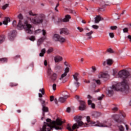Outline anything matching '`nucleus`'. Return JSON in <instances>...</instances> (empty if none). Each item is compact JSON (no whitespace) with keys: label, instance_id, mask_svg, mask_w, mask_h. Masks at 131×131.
Instances as JSON below:
<instances>
[{"label":"nucleus","instance_id":"1","mask_svg":"<svg viewBox=\"0 0 131 131\" xmlns=\"http://www.w3.org/2000/svg\"><path fill=\"white\" fill-rule=\"evenodd\" d=\"M128 76H129V72L127 71L122 70L119 72L118 77H122V78H123V81L120 83H118L116 85H113L112 88H108V95L109 96H112L114 94V91L124 92V93L127 94V93H128V90H129V87L126 78H127Z\"/></svg>","mask_w":131,"mask_h":131},{"label":"nucleus","instance_id":"2","mask_svg":"<svg viewBox=\"0 0 131 131\" xmlns=\"http://www.w3.org/2000/svg\"><path fill=\"white\" fill-rule=\"evenodd\" d=\"M17 17L18 19H19L18 24L17 25V27L18 29H22V28H24L26 33H28L29 34H32V33H33V30H32V25L28 23V21L27 20H25L24 21V25L22 24V20H23V15H22V14L20 13Z\"/></svg>","mask_w":131,"mask_h":131},{"label":"nucleus","instance_id":"3","mask_svg":"<svg viewBox=\"0 0 131 131\" xmlns=\"http://www.w3.org/2000/svg\"><path fill=\"white\" fill-rule=\"evenodd\" d=\"M30 16H34V17H28V19L30 21L31 23L34 24L35 25H38V24H41L45 19H46V15L43 14H36L32 11L29 12Z\"/></svg>","mask_w":131,"mask_h":131},{"label":"nucleus","instance_id":"4","mask_svg":"<svg viewBox=\"0 0 131 131\" xmlns=\"http://www.w3.org/2000/svg\"><path fill=\"white\" fill-rule=\"evenodd\" d=\"M74 119L77 123L73 124V125L72 126V129L71 128V126H70V124H68L67 129H68V130L73 131L76 128H79V127L80 126H85L84 124L82 122V121H81V119H82V116H77L75 117Z\"/></svg>","mask_w":131,"mask_h":131},{"label":"nucleus","instance_id":"5","mask_svg":"<svg viewBox=\"0 0 131 131\" xmlns=\"http://www.w3.org/2000/svg\"><path fill=\"white\" fill-rule=\"evenodd\" d=\"M121 116H123V117H125V113L122 112L120 114V116L118 115H115V121L118 123L117 124V126L119 130L124 131V127H123V126H122V125H120L122 123H123V120H120Z\"/></svg>","mask_w":131,"mask_h":131},{"label":"nucleus","instance_id":"6","mask_svg":"<svg viewBox=\"0 0 131 131\" xmlns=\"http://www.w3.org/2000/svg\"><path fill=\"white\" fill-rule=\"evenodd\" d=\"M112 124L110 122H108L104 121L103 123H100L99 121H97V124H96L95 122H91L89 124V126H99L100 127H110Z\"/></svg>","mask_w":131,"mask_h":131},{"label":"nucleus","instance_id":"7","mask_svg":"<svg viewBox=\"0 0 131 131\" xmlns=\"http://www.w3.org/2000/svg\"><path fill=\"white\" fill-rule=\"evenodd\" d=\"M78 86H79V82L74 81L72 84L71 90L73 91V92H75L77 90V89H78Z\"/></svg>","mask_w":131,"mask_h":131},{"label":"nucleus","instance_id":"8","mask_svg":"<svg viewBox=\"0 0 131 131\" xmlns=\"http://www.w3.org/2000/svg\"><path fill=\"white\" fill-rule=\"evenodd\" d=\"M39 100L41 102V104L42 106L43 112H48V111H49V108L46 106V101L43 100L41 98H39Z\"/></svg>","mask_w":131,"mask_h":131},{"label":"nucleus","instance_id":"9","mask_svg":"<svg viewBox=\"0 0 131 131\" xmlns=\"http://www.w3.org/2000/svg\"><path fill=\"white\" fill-rule=\"evenodd\" d=\"M16 30H13L8 34V37L10 40H13L16 37Z\"/></svg>","mask_w":131,"mask_h":131},{"label":"nucleus","instance_id":"10","mask_svg":"<svg viewBox=\"0 0 131 131\" xmlns=\"http://www.w3.org/2000/svg\"><path fill=\"white\" fill-rule=\"evenodd\" d=\"M60 34H64L65 35H68V34H69V30L67 28L60 29Z\"/></svg>","mask_w":131,"mask_h":131},{"label":"nucleus","instance_id":"11","mask_svg":"<svg viewBox=\"0 0 131 131\" xmlns=\"http://www.w3.org/2000/svg\"><path fill=\"white\" fill-rule=\"evenodd\" d=\"M79 110L81 111H83L85 110V102L83 101H80V106L79 107Z\"/></svg>","mask_w":131,"mask_h":131},{"label":"nucleus","instance_id":"12","mask_svg":"<svg viewBox=\"0 0 131 131\" xmlns=\"http://www.w3.org/2000/svg\"><path fill=\"white\" fill-rule=\"evenodd\" d=\"M111 66L113 64V60L112 59H108L106 61L103 62V66H106V64Z\"/></svg>","mask_w":131,"mask_h":131},{"label":"nucleus","instance_id":"13","mask_svg":"<svg viewBox=\"0 0 131 131\" xmlns=\"http://www.w3.org/2000/svg\"><path fill=\"white\" fill-rule=\"evenodd\" d=\"M92 116L94 118H98V117H100V116H101V113H99L98 112H93L92 113Z\"/></svg>","mask_w":131,"mask_h":131},{"label":"nucleus","instance_id":"14","mask_svg":"<svg viewBox=\"0 0 131 131\" xmlns=\"http://www.w3.org/2000/svg\"><path fill=\"white\" fill-rule=\"evenodd\" d=\"M104 20V18L101 15H97L95 17V23L98 24L100 21Z\"/></svg>","mask_w":131,"mask_h":131},{"label":"nucleus","instance_id":"15","mask_svg":"<svg viewBox=\"0 0 131 131\" xmlns=\"http://www.w3.org/2000/svg\"><path fill=\"white\" fill-rule=\"evenodd\" d=\"M54 61L56 63H58V62H61V61H63V57L60 56H56L54 57Z\"/></svg>","mask_w":131,"mask_h":131},{"label":"nucleus","instance_id":"16","mask_svg":"<svg viewBox=\"0 0 131 131\" xmlns=\"http://www.w3.org/2000/svg\"><path fill=\"white\" fill-rule=\"evenodd\" d=\"M108 76V74L106 73H100L98 75L99 78H106Z\"/></svg>","mask_w":131,"mask_h":131},{"label":"nucleus","instance_id":"17","mask_svg":"<svg viewBox=\"0 0 131 131\" xmlns=\"http://www.w3.org/2000/svg\"><path fill=\"white\" fill-rule=\"evenodd\" d=\"M60 36H59L58 34H54L52 37L53 40L54 41H59V38H60Z\"/></svg>","mask_w":131,"mask_h":131},{"label":"nucleus","instance_id":"18","mask_svg":"<svg viewBox=\"0 0 131 131\" xmlns=\"http://www.w3.org/2000/svg\"><path fill=\"white\" fill-rule=\"evenodd\" d=\"M71 19L70 15L67 14L65 16L64 18L62 19L63 22H69V19Z\"/></svg>","mask_w":131,"mask_h":131},{"label":"nucleus","instance_id":"19","mask_svg":"<svg viewBox=\"0 0 131 131\" xmlns=\"http://www.w3.org/2000/svg\"><path fill=\"white\" fill-rule=\"evenodd\" d=\"M46 36H44L42 38H41L40 39H39L38 41H37V46L38 47H39V46H40V45H41V43H42V42H43V40H45V39H46Z\"/></svg>","mask_w":131,"mask_h":131},{"label":"nucleus","instance_id":"20","mask_svg":"<svg viewBox=\"0 0 131 131\" xmlns=\"http://www.w3.org/2000/svg\"><path fill=\"white\" fill-rule=\"evenodd\" d=\"M94 33V31H91L90 32L86 33L85 35L88 37V39H91L93 37L92 35Z\"/></svg>","mask_w":131,"mask_h":131},{"label":"nucleus","instance_id":"21","mask_svg":"<svg viewBox=\"0 0 131 131\" xmlns=\"http://www.w3.org/2000/svg\"><path fill=\"white\" fill-rule=\"evenodd\" d=\"M68 98V95H65L64 97H60L59 101L60 103H64L66 101V99Z\"/></svg>","mask_w":131,"mask_h":131},{"label":"nucleus","instance_id":"22","mask_svg":"<svg viewBox=\"0 0 131 131\" xmlns=\"http://www.w3.org/2000/svg\"><path fill=\"white\" fill-rule=\"evenodd\" d=\"M58 41H59L60 43H64L66 42V38L60 36Z\"/></svg>","mask_w":131,"mask_h":131},{"label":"nucleus","instance_id":"23","mask_svg":"<svg viewBox=\"0 0 131 131\" xmlns=\"http://www.w3.org/2000/svg\"><path fill=\"white\" fill-rule=\"evenodd\" d=\"M10 22V18L9 17H5L4 20L3 22V24L4 25H8V23Z\"/></svg>","mask_w":131,"mask_h":131},{"label":"nucleus","instance_id":"24","mask_svg":"<svg viewBox=\"0 0 131 131\" xmlns=\"http://www.w3.org/2000/svg\"><path fill=\"white\" fill-rule=\"evenodd\" d=\"M51 79L52 80V81H55L56 79H57V74L53 73L51 77Z\"/></svg>","mask_w":131,"mask_h":131},{"label":"nucleus","instance_id":"25","mask_svg":"<svg viewBox=\"0 0 131 131\" xmlns=\"http://www.w3.org/2000/svg\"><path fill=\"white\" fill-rule=\"evenodd\" d=\"M39 92H41V94L39 93L38 96L39 98H42V95H45V89L42 88V89L39 90Z\"/></svg>","mask_w":131,"mask_h":131},{"label":"nucleus","instance_id":"26","mask_svg":"<svg viewBox=\"0 0 131 131\" xmlns=\"http://www.w3.org/2000/svg\"><path fill=\"white\" fill-rule=\"evenodd\" d=\"M79 76V74L76 73L73 75L74 79L75 80V81H78V76Z\"/></svg>","mask_w":131,"mask_h":131},{"label":"nucleus","instance_id":"27","mask_svg":"<svg viewBox=\"0 0 131 131\" xmlns=\"http://www.w3.org/2000/svg\"><path fill=\"white\" fill-rule=\"evenodd\" d=\"M46 54V49L43 48L41 50V53H39L40 57H43Z\"/></svg>","mask_w":131,"mask_h":131},{"label":"nucleus","instance_id":"28","mask_svg":"<svg viewBox=\"0 0 131 131\" xmlns=\"http://www.w3.org/2000/svg\"><path fill=\"white\" fill-rule=\"evenodd\" d=\"M5 39H6L5 36L4 35L0 36V45H2V43H3L4 41H5Z\"/></svg>","mask_w":131,"mask_h":131},{"label":"nucleus","instance_id":"29","mask_svg":"<svg viewBox=\"0 0 131 131\" xmlns=\"http://www.w3.org/2000/svg\"><path fill=\"white\" fill-rule=\"evenodd\" d=\"M41 29H38L37 30L34 31V33L35 35H36V34H38L39 33H40V32H41Z\"/></svg>","mask_w":131,"mask_h":131},{"label":"nucleus","instance_id":"30","mask_svg":"<svg viewBox=\"0 0 131 131\" xmlns=\"http://www.w3.org/2000/svg\"><path fill=\"white\" fill-rule=\"evenodd\" d=\"M54 51V49L53 48H50L47 51L48 54H51V53H53Z\"/></svg>","mask_w":131,"mask_h":131},{"label":"nucleus","instance_id":"31","mask_svg":"<svg viewBox=\"0 0 131 131\" xmlns=\"http://www.w3.org/2000/svg\"><path fill=\"white\" fill-rule=\"evenodd\" d=\"M67 74L66 73H64L63 74H62L61 75L60 78H59L60 80L63 79L64 78V77H65L66 76H67Z\"/></svg>","mask_w":131,"mask_h":131},{"label":"nucleus","instance_id":"32","mask_svg":"<svg viewBox=\"0 0 131 131\" xmlns=\"http://www.w3.org/2000/svg\"><path fill=\"white\" fill-rule=\"evenodd\" d=\"M106 52H107V53H110V54H113V53H114V51L111 48L107 49Z\"/></svg>","mask_w":131,"mask_h":131},{"label":"nucleus","instance_id":"33","mask_svg":"<svg viewBox=\"0 0 131 131\" xmlns=\"http://www.w3.org/2000/svg\"><path fill=\"white\" fill-rule=\"evenodd\" d=\"M104 97H105V95H104V94H102L101 96H99L97 98V100H98V101H102Z\"/></svg>","mask_w":131,"mask_h":131},{"label":"nucleus","instance_id":"34","mask_svg":"<svg viewBox=\"0 0 131 131\" xmlns=\"http://www.w3.org/2000/svg\"><path fill=\"white\" fill-rule=\"evenodd\" d=\"M18 85V83H10V86L11 88H13V86H17Z\"/></svg>","mask_w":131,"mask_h":131},{"label":"nucleus","instance_id":"35","mask_svg":"<svg viewBox=\"0 0 131 131\" xmlns=\"http://www.w3.org/2000/svg\"><path fill=\"white\" fill-rule=\"evenodd\" d=\"M9 7V4H6L2 7L3 10H6Z\"/></svg>","mask_w":131,"mask_h":131},{"label":"nucleus","instance_id":"36","mask_svg":"<svg viewBox=\"0 0 131 131\" xmlns=\"http://www.w3.org/2000/svg\"><path fill=\"white\" fill-rule=\"evenodd\" d=\"M30 40H31V41H34V40H35V36H31L30 38H29Z\"/></svg>","mask_w":131,"mask_h":131},{"label":"nucleus","instance_id":"37","mask_svg":"<svg viewBox=\"0 0 131 131\" xmlns=\"http://www.w3.org/2000/svg\"><path fill=\"white\" fill-rule=\"evenodd\" d=\"M0 61L2 62H7L8 61V59L7 58H2L0 59Z\"/></svg>","mask_w":131,"mask_h":131},{"label":"nucleus","instance_id":"38","mask_svg":"<svg viewBox=\"0 0 131 131\" xmlns=\"http://www.w3.org/2000/svg\"><path fill=\"white\" fill-rule=\"evenodd\" d=\"M111 30H116L117 29V26H111L110 27Z\"/></svg>","mask_w":131,"mask_h":131},{"label":"nucleus","instance_id":"39","mask_svg":"<svg viewBox=\"0 0 131 131\" xmlns=\"http://www.w3.org/2000/svg\"><path fill=\"white\" fill-rule=\"evenodd\" d=\"M48 74L49 75H51V74H52V69H51V68H48Z\"/></svg>","mask_w":131,"mask_h":131},{"label":"nucleus","instance_id":"40","mask_svg":"<svg viewBox=\"0 0 131 131\" xmlns=\"http://www.w3.org/2000/svg\"><path fill=\"white\" fill-rule=\"evenodd\" d=\"M123 31L124 33L128 32V29L127 28H125L123 29Z\"/></svg>","mask_w":131,"mask_h":131},{"label":"nucleus","instance_id":"41","mask_svg":"<svg viewBox=\"0 0 131 131\" xmlns=\"http://www.w3.org/2000/svg\"><path fill=\"white\" fill-rule=\"evenodd\" d=\"M92 28H94V29H99V26H97V25H93L92 26Z\"/></svg>","mask_w":131,"mask_h":131},{"label":"nucleus","instance_id":"42","mask_svg":"<svg viewBox=\"0 0 131 131\" xmlns=\"http://www.w3.org/2000/svg\"><path fill=\"white\" fill-rule=\"evenodd\" d=\"M69 68L67 67L64 70V73H66L67 74L68 73V72H69Z\"/></svg>","mask_w":131,"mask_h":131},{"label":"nucleus","instance_id":"43","mask_svg":"<svg viewBox=\"0 0 131 131\" xmlns=\"http://www.w3.org/2000/svg\"><path fill=\"white\" fill-rule=\"evenodd\" d=\"M92 72L94 73L96 72V71H97V68H96V67H92Z\"/></svg>","mask_w":131,"mask_h":131},{"label":"nucleus","instance_id":"44","mask_svg":"<svg viewBox=\"0 0 131 131\" xmlns=\"http://www.w3.org/2000/svg\"><path fill=\"white\" fill-rule=\"evenodd\" d=\"M59 6H60V4H59V3H58L57 4V5H56V7H55V11H56V12H59V11H58V9H57V8L58 7H59Z\"/></svg>","mask_w":131,"mask_h":131},{"label":"nucleus","instance_id":"45","mask_svg":"<svg viewBox=\"0 0 131 131\" xmlns=\"http://www.w3.org/2000/svg\"><path fill=\"white\" fill-rule=\"evenodd\" d=\"M77 29H78V30H79L80 31V32H82V31H83V29L82 28L78 27Z\"/></svg>","mask_w":131,"mask_h":131},{"label":"nucleus","instance_id":"46","mask_svg":"<svg viewBox=\"0 0 131 131\" xmlns=\"http://www.w3.org/2000/svg\"><path fill=\"white\" fill-rule=\"evenodd\" d=\"M109 35L111 38H113V37H114V33H110Z\"/></svg>","mask_w":131,"mask_h":131},{"label":"nucleus","instance_id":"47","mask_svg":"<svg viewBox=\"0 0 131 131\" xmlns=\"http://www.w3.org/2000/svg\"><path fill=\"white\" fill-rule=\"evenodd\" d=\"M86 120H87V122H88V123L89 122H91V117H90V116H87L86 117Z\"/></svg>","mask_w":131,"mask_h":131},{"label":"nucleus","instance_id":"48","mask_svg":"<svg viewBox=\"0 0 131 131\" xmlns=\"http://www.w3.org/2000/svg\"><path fill=\"white\" fill-rule=\"evenodd\" d=\"M64 64L65 65V66H67L68 67H71L70 64H68V62H67V61H65L64 62Z\"/></svg>","mask_w":131,"mask_h":131},{"label":"nucleus","instance_id":"49","mask_svg":"<svg viewBox=\"0 0 131 131\" xmlns=\"http://www.w3.org/2000/svg\"><path fill=\"white\" fill-rule=\"evenodd\" d=\"M52 88H53V91H56V88H57V84H54L53 85Z\"/></svg>","mask_w":131,"mask_h":131},{"label":"nucleus","instance_id":"50","mask_svg":"<svg viewBox=\"0 0 131 131\" xmlns=\"http://www.w3.org/2000/svg\"><path fill=\"white\" fill-rule=\"evenodd\" d=\"M42 35H43V36H46V34H47V32L45 30H42Z\"/></svg>","mask_w":131,"mask_h":131},{"label":"nucleus","instance_id":"51","mask_svg":"<svg viewBox=\"0 0 131 131\" xmlns=\"http://www.w3.org/2000/svg\"><path fill=\"white\" fill-rule=\"evenodd\" d=\"M95 82H96L97 84H101V81H100V80H95Z\"/></svg>","mask_w":131,"mask_h":131},{"label":"nucleus","instance_id":"52","mask_svg":"<svg viewBox=\"0 0 131 131\" xmlns=\"http://www.w3.org/2000/svg\"><path fill=\"white\" fill-rule=\"evenodd\" d=\"M20 55H17L14 57V59H15V60H17V59H18V58H20Z\"/></svg>","mask_w":131,"mask_h":131},{"label":"nucleus","instance_id":"53","mask_svg":"<svg viewBox=\"0 0 131 131\" xmlns=\"http://www.w3.org/2000/svg\"><path fill=\"white\" fill-rule=\"evenodd\" d=\"M54 101V96H50V101L53 102Z\"/></svg>","mask_w":131,"mask_h":131},{"label":"nucleus","instance_id":"54","mask_svg":"<svg viewBox=\"0 0 131 131\" xmlns=\"http://www.w3.org/2000/svg\"><path fill=\"white\" fill-rule=\"evenodd\" d=\"M70 111H71V109L70 108V107H68L67 109V112L70 113Z\"/></svg>","mask_w":131,"mask_h":131},{"label":"nucleus","instance_id":"55","mask_svg":"<svg viewBox=\"0 0 131 131\" xmlns=\"http://www.w3.org/2000/svg\"><path fill=\"white\" fill-rule=\"evenodd\" d=\"M91 107H92L93 109H95V108H96V105H95V104L92 103V104H91Z\"/></svg>","mask_w":131,"mask_h":131},{"label":"nucleus","instance_id":"56","mask_svg":"<svg viewBox=\"0 0 131 131\" xmlns=\"http://www.w3.org/2000/svg\"><path fill=\"white\" fill-rule=\"evenodd\" d=\"M127 38H128V39H129V41H130V42H131V35H128L127 36Z\"/></svg>","mask_w":131,"mask_h":131},{"label":"nucleus","instance_id":"57","mask_svg":"<svg viewBox=\"0 0 131 131\" xmlns=\"http://www.w3.org/2000/svg\"><path fill=\"white\" fill-rule=\"evenodd\" d=\"M88 102V105H92V104H93L92 103V100H89Z\"/></svg>","mask_w":131,"mask_h":131},{"label":"nucleus","instance_id":"58","mask_svg":"<svg viewBox=\"0 0 131 131\" xmlns=\"http://www.w3.org/2000/svg\"><path fill=\"white\" fill-rule=\"evenodd\" d=\"M44 65L45 66H47L48 65V61H47V60H45L44 61Z\"/></svg>","mask_w":131,"mask_h":131},{"label":"nucleus","instance_id":"59","mask_svg":"<svg viewBox=\"0 0 131 131\" xmlns=\"http://www.w3.org/2000/svg\"><path fill=\"white\" fill-rule=\"evenodd\" d=\"M70 13H72V14H76V12L74 10H71Z\"/></svg>","mask_w":131,"mask_h":131},{"label":"nucleus","instance_id":"60","mask_svg":"<svg viewBox=\"0 0 131 131\" xmlns=\"http://www.w3.org/2000/svg\"><path fill=\"white\" fill-rule=\"evenodd\" d=\"M16 20H14L13 22V25L14 27L16 26Z\"/></svg>","mask_w":131,"mask_h":131},{"label":"nucleus","instance_id":"61","mask_svg":"<svg viewBox=\"0 0 131 131\" xmlns=\"http://www.w3.org/2000/svg\"><path fill=\"white\" fill-rule=\"evenodd\" d=\"M113 110L114 111H117V110H118V108L117 107H114V108H113Z\"/></svg>","mask_w":131,"mask_h":131},{"label":"nucleus","instance_id":"62","mask_svg":"<svg viewBox=\"0 0 131 131\" xmlns=\"http://www.w3.org/2000/svg\"><path fill=\"white\" fill-rule=\"evenodd\" d=\"M87 98L88 99H90L92 98V96L90 95H88L87 96Z\"/></svg>","mask_w":131,"mask_h":131},{"label":"nucleus","instance_id":"63","mask_svg":"<svg viewBox=\"0 0 131 131\" xmlns=\"http://www.w3.org/2000/svg\"><path fill=\"white\" fill-rule=\"evenodd\" d=\"M104 6H110V3H109V2H107V3L105 4Z\"/></svg>","mask_w":131,"mask_h":131},{"label":"nucleus","instance_id":"64","mask_svg":"<svg viewBox=\"0 0 131 131\" xmlns=\"http://www.w3.org/2000/svg\"><path fill=\"white\" fill-rule=\"evenodd\" d=\"M125 127H126V130H128V125H125Z\"/></svg>","mask_w":131,"mask_h":131}]
</instances>
